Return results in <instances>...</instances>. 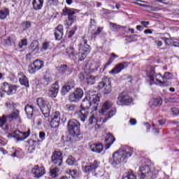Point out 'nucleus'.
I'll return each instance as SVG.
<instances>
[{
    "mask_svg": "<svg viewBox=\"0 0 179 179\" xmlns=\"http://www.w3.org/2000/svg\"><path fill=\"white\" fill-rule=\"evenodd\" d=\"M83 90L80 88H76V90L69 94V101L70 103H79L83 97Z\"/></svg>",
    "mask_w": 179,
    "mask_h": 179,
    "instance_id": "obj_8",
    "label": "nucleus"
},
{
    "mask_svg": "<svg viewBox=\"0 0 179 179\" xmlns=\"http://www.w3.org/2000/svg\"><path fill=\"white\" fill-rule=\"evenodd\" d=\"M141 24H142L143 26H144V27H146V26H148V24H149V22L142 21V22H141Z\"/></svg>",
    "mask_w": 179,
    "mask_h": 179,
    "instance_id": "obj_62",
    "label": "nucleus"
},
{
    "mask_svg": "<svg viewBox=\"0 0 179 179\" xmlns=\"http://www.w3.org/2000/svg\"><path fill=\"white\" fill-rule=\"evenodd\" d=\"M110 108H112L111 110H113V108H113V103L110 101H107L103 103L100 113H106V111H107L108 110H110Z\"/></svg>",
    "mask_w": 179,
    "mask_h": 179,
    "instance_id": "obj_28",
    "label": "nucleus"
},
{
    "mask_svg": "<svg viewBox=\"0 0 179 179\" xmlns=\"http://www.w3.org/2000/svg\"><path fill=\"white\" fill-rule=\"evenodd\" d=\"M52 120L61 121V114L59 111H56L52 115Z\"/></svg>",
    "mask_w": 179,
    "mask_h": 179,
    "instance_id": "obj_43",
    "label": "nucleus"
},
{
    "mask_svg": "<svg viewBox=\"0 0 179 179\" xmlns=\"http://www.w3.org/2000/svg\"><path fill=\"white\" fill-rule=\"evenodd\" d=\"M0 152H3V155H8V151L4 150L3 148H0Z\"/></svg>",
    "mask_w": 179,
    "mask_h": 179,
    "instance_id": "obj_61",
    "label": "nucleus"
},
{
    "mask_svg": "<svg viewBox=\"0 0 179 179\" xmlns=\"http://www.w3.org/2000/svg\"><path fill=\"white\" fill-rule=\"evenodd\" d=\"M96 27V21L94 19H91L90 28L93 29Z\"/></svg>",
    "mask_w": 179,
    "mask_h": 179,
    "instance_id": "obj_52",
    "label": "nucleus"
},
{
    "mask_svg": "<svg viewBox=\"0 0 179 179\" xmlns=\"http://www.w3.org/2000/svg\"><path fill=\"white\" fill-rule=\"evenodd\" d=\"M158 123L159 124V125L163 126L164 125V124H166V120H158Z\"/></svg>",
    "mask_w": 179,
    "mask_h": 179,
    "instance_id": "obj_58",
    "label": "nucleus"
},
{
    "mask_svg": "<svg viewBox=\"0 0 179 179\" xmlns=\"http://www.w3.org/2000/svg\"><path fill=\"white\" fill-rule=\"evenodd\" d=\"M22 27H24V30L30 29V27H31V23L29 21H27L22 24Z\"/></svg>",
    "mask_w": 179,
    "mask_h": 179,
    "instance_id": "obj_47",
    "label": "nucleus"
},
{
    "mask_svg": "<svg viewBox=\"0 0 179 179\" xmlns=\"http://www.w3.org/2000/svg\"><path fill=\"white\" fill-rule=\"evenodd\" d=\"M79 51H89L90 52V45L87 44V41L83 39L82 43L79 45Z\"/></svg>",
    "mask_w": 179,
    "mask_h": 179,
    "instance_id": "obj_26",
    "label": "nucleus"
},
{
    "mask_svg": "<svg viewBox=\"0 0 179 179\" xmlns=\"http://www.w3.org/2000/svg\"><path fill=\"white\" fill-rule=\"evenodd\" d=\"M41 68H44V62L37 59L31 64L29 71L30 73H36L37 71H40Z\"/></svg>",
    "mask_w": 179,
    "mask_h": 179,
    "instance_id": "obj_13",
    "label": "nucleus"
},
{
    "mask_svg": "<svg viewBox=\"0 0 179 179\" xmlns=\"http://www.w3.org/2000/svg\"><path fill=\"white\" fill-rule=\"evenodd\" d=\"M88 96L90 97V100H91L92 106H94V110L96 111L99 105L100 104V99L101 98V94L96 92L89 91Z\"/></svg>",
    "mask_w": 179,
    "mask_h": 179,
    "instance_id": "obj_7",
    "label": "nucleus"
},
{
    "mask_svg": "<svg viewBox=\"0 0 179 179\" xmlns=\"http://www.w3.org/2000/svg\"><path fill=\"white\" fill-rule=\"evenodd\" d=\"M134 153V148L126 147L124 150H120L115 152L112 155L111 164L113 166H118L124 163L128 157H131Z\"/></svg>",
    "mask_w": 179,
    "mask_h": 179,
    "instance_id": "obj_1",
    "label": "nucleus"
},
{
    "mask_svg": "<svg viewBox=\"0 0 179 179\" xmlns=\"http://www.w3.org/2000/svg\"><path fill=\"white\" fill-rule=\"evenodd\" d=\"M30 135V130H28L27 132H22L20 130H15L13 131V138L16 139V141H24L27 138H29Z\"/></svg>",
    "mask_w": 179,
    "mask_h": 179,
    "instance_id": "obj_17",
    "label": "nucleus"
},
{
    "mask_svg": "<svg viewBox=\"0 0 179 179\" xmlns=\"http://www.w3.org/2000/svg\"><path fill=\"white\" fill-rule=\"evenodd\" d=\"M29 50L31 54H38L40 50V46L38 45V41H34L29 46Z\"/></svg>",
    "mask_w": 179,
    "mask_h": 179,
    "instance_id": "obj_22",
    "label": "nucleus"
},
{
    "mask_svg": "<svg viewBox=\"0 0 179 179\" xmlns=\"http://www.w3.org/2000/svg\"><path fill=\"white\" fill-rule=\"evenodd\" d=\"M114 59H113V60ZM113 60L110 59L109 62L104 66L103 71L106 70V69L111 64H113Z\"/></svg>",
    "mask_w": 179,
    "mask_h": 179,
    "instance_id": "obj_56",
    "label": "nucleus"
},
{
    "mask_svg": "<svg viewBox=\"0 0 179 179\" xmlns=\"http://www.w3.org/2000/svg\"><path fill=\"white\" fill-rule=\"evenodd\" d=\"M90 31L93 36H99V34H100V33L103 31V27H99L97 28L95 26L93 27V28H90Z\"/></svg>",
    "mask_w": 179,
    "mask_h": 179,
    "instance_id": "obj_31",
    "label": "nucleus"
},
{
    "mask_svg": "<svg viewBox=\"0 0 179 179\" xmlns=\"http://www.w3.org/2000/svg\"><path fill=\"white\" fill-rule=\"evenodd\" d=\"M128 65L129 64L127 62L119 63L109 71V73H110V75H117V73H120V72L125 69V68H128Z\"/></svg>",
    "mask_w": 179,
    "mask_h": 179,
    "instance_id": "obj_18",
    "label": "nucleus"
},
{
    "mask_svg": "<svg viewBox=\"0 0 179 179\" xmlns=\"http://www.w3.org/2000/svg\"><path fill=\"white\" fill-rule=\"evenodd\" d=\"M66 54L69 58H71V57H75L76 52H75V44L73 43H71L69 47L66 48Z\"/></svg>",
    "mask_w": 179,
    "mask_h": 179,
    "instance_id": "obj_25",
    "label": "nucleus"
},
{
    "mask_svg": "<svg viewBox=\"0 0 179 179\" xmlns=\"http://www.w3.org/2000/svg\"><path fill=\"white\" fill-rule=\"evenodd\" d=\"M36 103L45 118H48L51 113V104H50V102L44 100L43 98H38Z\"/></svg>",
    "mask_w": 179,
    "mask_h": 179,
    "instance_id": "obj_6",
    "label": "nucleus"
},
{
    "mask_svg": "<svg viewBox=\"0 0 179 179\" xmlns=\"http://www.w3.org/2000/svg\"><path fill=\"white\" fill-rule=\"evenodd\" d=\"M162 79H171V73L166 72L164 75L162 77Z\"/></svg>",
    "mask_w": 179,
    "mask_h": 179,
    "instance_id": "obj_49",
    "label": "nucleus"
},
{
    "mask_svg": "<svg viewBox=\"0 0 179 179\" xmlns=\"http://www.w3.org/2000/svg\"><path fill=\"white\" fill-rule=\"evenodd\" d=\"M1 89L3 92L7 93V94H13L16 93V89H17V87L16 85H9L8 83H4L2 84Z\"/></svg>",
    "mask_w": 179,
    "mask_h": 179,
    "instance_id": "obj_14",
    "label": "nucleus"
},
{
    "mask_svg": "<svg viewBox=\"0 0 179 179\" xmlns=\"http://www.w3.org/2000/svg\"><path fill=\"white\" fill-rule=\"evenodd\" d=\"M43 85L45 86H48V85H50V79L48 78H44L43 79Z\"/></svg>",
    "mask_w": 179,
    "mask_h": 179,
    "instance_id": "obj_54",
    "label": "nucleus"
},
{
    "mask_svg": "<svg viewBox=\"0 0 179 179\" xmlns=\"http://www.w3.org/2000/svg\"><path fill=\"white\" fill-rule=\"evenodd\" d=\"M64 36V26L58 25L55 30V36L56 40H61Z\"/></svg>",
    "mask_w": 179,
    "mask_h": 179,
    "instance_id": "obj_23",
    "label": "nucleus"
},
{
    "mask_svg": "<svg viewBox=\"0 0 179 179\" xmlns=\"http://www.w3.org/2000/svg\"><path fill=\"white\" fill-rule=\"evenodd\" d=\"M57 69L59 72H62V73H65V72L68 71V66L66 64H62L57 68Z\"/></svg>",
    "mask_w": 179,
    "mask_h": 179,
    "instance_id": "obj_42",
    "label": "nucleus"
},
{
    "mask_svg": "<svg viewBox=\"0 0 179 179\" xmlns=\"http://www.w3.org/2000/svg\"><path fill=\"white\" fill-rule=\"evenodd\" d=\"M19 80L21 85L25 86L26 87H29V80H27L26 76H22V78H20Z\"/></svg>",
    "mask_w": 179,
    "mask_h": 179,
    "instance_id": "obj_36",
    "label": "nucleus"
},
{
    "mask_svg": "<svg viewBox=\"0 0 179 179\" xmlns=\"http://www.w3.org/2000/svg\"><path fill=\"white\" fill-rule=\"evenodd\" d=\"M151 105L154 106L155 107H160L162 104H163V101L160 99H152L150 101Z\"/></svg>",
    "mask_w": 179,
    "mask_h": 179,
    "instance_id": "obj_33",
    "label": "nucleus"
},
{
    "mask_svg": "<svg viewBox=\"0 0 179 179\" xmlns=\"http://www.w3.org/2000/svg\"><path fill=\"white\" fill-rule=\"evenodd\" d=\"M9 15V10L6 8L4 10H0V19H6V16Z\"/></svg>",
    "mask_w": 179,
    "mask_h": 179,
    "instance_id": "obj_38",
    "label": "nucleus"
},
{
    "mask_svg": "<svg viewBox=\"0 0 179 179\" xmlns=\"http://www.w3.org/2000/svg\"><path fill=\"white\" fill-rule=\"evenodd\" d=\"M39 138L42 141H44L45 139V133L44 131H40L39 132Z\"/></svg>",
    "mask_w": 179,
    "mask_h": 179,
    "instance_id": "obj_50",
    "label": "nucleus"
},
{
    "mask_svg": "<svg viewBox=\"0 0 179 179\" xmlns=\"http://www.w3.org/2000/svg\"><path fill=\"white\" fill-rule=\"evenodd\" d=\"M92 101L89 95L87 94L82 101L80 108L81 109L78 112L76 115L77 118H80V121L85 122L87 118V114H89V109L92 106Z\"/></svg>",
    "mask_w": 179,
    "mask_h": 179,
    "instance_id": "obj_4",
    "label": "nucleus"
},
{
    "mask_svg": "<svg viewBox=\"0 0 179 179\" xmlns=\"http://www.w3.org/2000/svg\"><path fill=\"white\" fill-rule=\"evenodd\" d=\"M172 113L174 114V115H178L179 114V110L178 108H173L171 109Z\"/></svg>",
    "mask_w": 179,
    "mask_h": 179,
    "instance_id": "obj_51",
    "label": "nucleus"
},
{
    "mask_svg": "<svg viewBox=\"0 0 179 179\" xmlns=\"http://www.w3.org/2000/svg\"><path fill=\"white\" fill-rule=\"evenodd\" d=\"M50 48V43L48 42H44L42 45V50L44 51H47Z\"/></svg>",
    "mask_w": 179,
    "mask_h": 179,
    "instance_id": "obj_48",
    "label": "nucleus"
},
{
    "mask_svg": "<svg viewBox=\"0 0 179 179\" xmlns=\"http://www.w3.org/2000/svg\"><path fill=\"white\" fill-rule=\"evenodd\" d=\"M99 89H104V94H110L113 92L111 88V81L110 78H103L98 85Z\"/></svg>",
    "mask_w": 179,
    "mask_h": 179,
    "instance_id": "obj_11",
    "label": "nucleus"
},
{
    "mask_svg": "<svg viewBox=\"0 0 179 179\" xmlns=\"http://www.w3.org/2000/svg\"><path fill=\"white\" fill-rule=\"evenodd\" d=\"M67 128L71 136L69 141L71 142H78L80 135V123L75 119L71 120L68 122Z\"/></svg>",
    "mask_w": 179,
    "mask_h": 179,
    "instance_id": "obj_3",
    "label": "nucleus"
},
{
    "mask_svg": "<svg viewBox=\"0 0 179 179\" xmlns=\"http://www.w3.org/2000/svg\"><path fill=\"white\" fill-rule=\"evenodd\" d=\"M90 149L92 152H95V153H101L103 152V145L101 143L92 144L90 145Z\"/></svg>",
    "mask_w": 179,
    "mask_h": 179,
    "instance_id": "obj_27",
    "label": "nucleus"
},
{
    "mask_svg": "<svg viewBox=\"0 0 179 179\" xmlns=\"http://www.w3.org/2000/svg\"><path fill=\"white\" fill-rule=\"evenodd\" d=\"M76 30H78V27L74 26L69 33V36H68L69 38H72V37L73 36V34H75V32L76 31Z\"/></svg>",
    "mask_w": 179,
    "mask_h": 179,
    "instance_id": "obj_44",
    "label": "nucleus"
},
{
    "mask_svg": "<svg viewBox=\"0 0 179 179\" xmlns=\"http://www.w3.org/2000/svg\"><path fill=\"white\" fill-rule=\"evenodd\" d=\"M138 176L141 179H145V177H150L152 176V171L149 166H145L140 169Z\"/></svg>",
    "mask_w": 179,
    "mask_h": 179,
    "instance_id": "obj_20",
    "label": "nucleus"
},
{
    "mask_svg": "<svg viewBox=\"0 0 179 179\" xmlns=\"http://www.w3.org/2000/svg\"><path fill=\"white\" fill-rule=\"evenodd\" d=\"M95 79H96L95 77L91 76L89 78V80H88L89 83H90V80H92V85L94 84V80H95Z\"/></svg>",
    "mask_w": 179,
    "mask_h": 179,
    "instance_id": "obj_57",
    "label": "nucleus"
},
{
    "mask_svg": "<svg viewBox=\"0 0 179 179\" xmlns=\"http://www.w3.org/2000/svg\"><path fill=\"white\" fill-rule=\"evenodd\" d=\"M24 111L27 115V117L29 119L33 117V114L34 113V109L33 108V106L30 105H27L24 108Z\"/></svg>",
    "mask_w": 179,
    "mask_h": 179,
    "instance_id": "obj_29",
    "label": "nucleus"
},
{
    "mask_svg": "<svg viewBox=\"0 0 179 179\" xmlns=\"http://www.w3.org/2000/svg\"><path fill=\"white\" fill-rule=\"evenodd\" d=\"M50 173V176H51L52 178H56L57 176H58V173H59V169H58V166L51 168Z\"/></svg>",
    "mask_w": 179,
    "mask_h": 179,
    "instance_id": "obj_35",
    "label": "nucleus"
},
{
    "mask_svg": "<svg viewBox=\"0 0 179 179\" xmlns=\"http://www.w3.org/2000/svg\"><path fill=\"white\" fill-rule=\"evenodd\" d=\"M58 92H59V85H58V83L52 84L50 90H49L48 95L52 99L57 97L58 94Z\"/></svg>",
    "mask_w": 179,
    "mask_h": 179,
    "instance_id": "obj_21",
    "label": "nucleus"
},
{
    "mask_svg": "<svg viewBox=\"0 0 179 179\" xmlns=\"http://www.w3.org/2000/svg\"><path fill=\"white\" fill-rule=\"evenodd\" d=\"M115 141V138H114V136L110 133L108 134L105 138V143H106V149H109L110 146H111L114 143Z\"/></svg>",
    "mask_w": 179,
    "mask_h": 179,
    "instance_id": "obj_24",
    "label": "nucleus"
},
{
    "mask_svg": "<svg viewBox=\"0 0 179 179\" xmlns=\"http://www.w3.org/2000/svg\"><path fill=\"white\" fill-rule=\"evenodd\" d=\"M61 122V120H53L52 119L50 121V126L52 128H58V127H59V123Z\"/></svg>",
    "mask_w": 179,
    "mask_h": 179,
    "instance_id": "obj_39",
    "label": "nucleus"
},
{
    "mask_svg": "<svg viewBox=\"0 0 179 179\" xmlns=\"http://www.w3.org/2000/svg\"><path fill=\"white\" fill-rule=\"evenodd\" d=\"M76 173H78L76 170L70 171L71 176H76Z\"/></svg>",
    "mask_w": 179,
    "mask_h": 179,
    "instance_id": "obj_63",
    "label": "nucleus"
},
{
    "mask_svg": "<svg viewBox=\"0 0 179 179\" xmlns=\"http://www.w3.org/2000/svg\"><path fill=\"white\" fill-rule=\"evenodd\" d=\"M13 120L20 122V112L17 109H14L13 112L6 115H3L0 117V128H3V125H6L7 121L12 122Z\"/></svg>",
    "mask_w": 179,
    "mask_h": 179,
    "instance_id": "obj_5",
    "label": "nucleus"
},
{
    "mask_svg": "<svg viewBox=\"0 0 179 179\" xmlns=\"http://www.w3.org/2000/svg\"><path fill=\"white\" fill-rule=\"evenodd\" d=\"M66 164H68L69 166H73V164H75V163H76V160H75V158L72 156H69L67 159V160L66 161Z\"/></svg>",
    "mask_w": 179,
    "mask_h": 179,
    "instance_id": "obj_40",
    "label": "nucleus"
},
{
    "mask_svg": "<svg viewBox=\"0 0 179 179\" xmlns=\"http://www.w3.org/2000/svg\"><path fill=\"white\" fill-rule=\"evenodd\" d=\"M115 113H117V109L113 108L110 110L106 113L104 119L102 117L99 118L97 114H92L90 117L89 124L92 125V128H94V129L97 131V129H100V127L101 125H103V124H104V122H107L108 120H110L111 117H114Z\"/></svg>",
    "mask_w": 179,
    "mask_h": 179,
    "instance_id": "obj_2",
    "label": "nucleus"
},
{
    "mask_svg": "<svg viewBox=\"0 0 179 179\" xmlns=\"http://www.w3.org/2000/svg\"><path fill=\"white\" fill-rule=\"evenodd\" d=\"M31 173L36 178H40L45 174V169L43 166L36 165L31 170Z\"/></svg>",
    "mask_w": 179,
    "mask_h": 179,
    "instance_id": "obj_16",
    "label": "nucleus"
},
{
    "mask_svg": "<svg viewBox=\"0 0 179 179\" xmlns=\"http://www.w3.org/2000/svg\"><path fill=\"white\" fill-rule=\"evenodd\" d=\"M27 46V39H22L19 43L18 47L19 48H23V47Z\"/></svg>",
    "mask_w": 179,
    "mask_h": 179,
    "instance_id": "obj_45",
    "label": "nucleus"
},
{
    "mask_svg": "<svg viewBox=\"0 0 179 179\" xmlns=\"http://www.w3.org/2000/svg\"><path fill=\"white\" fill-rule=\"evenodd\" d=\"M150 80L152 82H155V83H157V85H160L161 86H166V80H164L163 82L159 79L162 78V74L159 73L157 74L156 71H155V67L150 68V72L149 75Z\"/></svg>",
    "mask_w": 179,
    "mask_h": 179,
    "instance_id": "obj_10",
    "label": "nucleus"
},
{
    "mask_svg": "<svg viewBox=\"0 0 179 179\" xmlns=\"http://www.w3.org/2000/svg\"><path fill=\"white\" fill-rule=\"evenodd\" d=\"M99 164L100 162H97V160H94V162L91 163L90 165L83 166V170L84 173H86V174H90V173L94 174V173H96V170L99 168Z\"/></svg>",
    "mask_w": 179,
    "mask_h": 179,
    "instance_id": "obj_12",
    "label": "nucleus"
},
{
    "mask_svg": "<svg viewBox=\"0 0 179 179\" xmlns=\"http://www.w3.org/2000/svg\"><path fill=\"white\" fill-rule=\"evenodd\" d=\"M5 43L7 45H10V44L12 43V38L10 37H8L6 40H5Z\"/></svg>",
    "mask_w": 179,
    "mask_h": 179,
    "instance_id": "obj_53",
    "label": "nucleus"
},
{
    "mask_svg": "<svg viewBox=\"0 0 179 179\" xmlns=\"http://www.w3.org/2000/svg\"><path fill=\"white\" fill-rule=\"evenodd\" d=\"M130 125H136V120L131 118L129 120Z\"/></svg>",
    "mask_w": 179,
    "mask_h": 179,
    "instance_id": "obj_55",
    "label": "nucleus"
},
{
    "mask_svg": "<svg viewBox=\"0 0 179 179\" xmlns=\"http://www.w3.org/2000/svg\"><path fill=\"white\" fill-rule=\"evenodd\" d=\"M123 179H136V176L134 174L132 170H129L128 175L124 177Z\"/></svg>",
    "mask_w": 179,
    "mask_h": 179,
    "instance_id": "obj_41",
    "label": "nucleus"
},
{
    "mask_svg": "<svg viewBox=\"0 0 179 179\" xmlns=\"http://www.w3.org/2000/svg\"><path fill=\"white\" fill-rule=\"evenodd\" d=\"M80 52H78V57H79V61H85V59L86 57H87V55L89 54V50H79Z\"/></svg>",
    "mask_w": 179,
    "mask_h": 179,
    "instance_id": "obj_34",
    "label": "nucleus"
},
{
    "mask_svg": "<svg viewBox=\"0 0 179 179\" xmlns=\"http://www.w3.org/2000/svg\"><path fill=\"white\" fill-rule=\"evenodd\" d=\"M162 40L164 41H165V44H168V45L170 44V43H169V41H170V39L169 38L164 37V38H162Z\"/></svg>",
    "mask_w": 179,
    "mask_h": 179,
    "instance_id": "obj_60",
    "label": "nucleus"
},
{
    "mask_svg": "<svg viewBox=\"0 0 179 179\" xmlns=\"http://www.w3.org/2000/svg\"><path fill=\"white\" fill-rule=\"evenodd\" d=\"M118 101L124 104V106H128L129 103H132V98L127 92H122L120 94L117 98Z\"/></svg>",
    "mask_w": 179,
    "mask_h": 179,
    "instance_id": "obj_19",
    "label": "nucleus"
},
{
    "mask_svg": "<svg viewBox=\"0 0 179 179\" xmlns=\"http://www.w3.org/2000/svg\"><path fill=\"white\" fill-rule=\"evenodd\" d=\"M63 157L60 151H55L51 156V163L55 167L62 166Z\"/></svg>",
    "mask_w": 179,
    "mask_h": 179,
    "instance_id": "obj_9",
    "label": "nucleus"
},
{
    "mask_svg": "<svg viewBox=\"0 0 179 179\" xmlns=\"http://www.w3.org/2000/svg\"><path fill=\"white\" fill-rule=\"evenodd\" d=\"M44 3V0H34L32 2V5L34 6V8L36 10H38V9H41L43 8V3Z\"/></svg>",
    "mask_w": 179,
    "mask_h": 179,
    "instance_id": "obj_30",
    "label": "nucleus"
},
{
    "mask_svg": "<svg viewBox=\"0 0 179 179\" xmlns=\"http://www.w3.org/2000/svg\"><path fill=\"white\" fill-rule=\"evenodd\" d=\"M75 11L72 8H64L62 10V15L63 16H69V22H67V26H72V23H73V14Z\"/></svg>",
    "mask_w": 179,
    "mask_h": 179,
    "instance_id": "obj_15",
    "label": "nucleus"
},
{
    "mask_svg": "<svg viewBox=\"0 0 179 179\" xmlns=\"http://www.w3.org/2000/svg\"><path fill=\"white\" fill-rule=\"evenodd\" d=\"M71 89H73V85L71 84H66L62 87V96H65L68 92H69Z\"/></svg>",
    "mask_w": 179,
    "mask_h": 179,
    "instance_id": "obj_32",
    "label": "nucleus"
},
{
    "mask_svg": "<svg viewBox=\"0 0 179 179\" xmlns=\"http://www.w3.org/2000/svg\"><path fill=\"white\" fill-rule=\"evenodd\" d=\"M136 29L138 30L139 31H142V30H143V27H142L141 25H138L136 27Z\"/></svg>",
    "mask_w": 179,
    "mask_h": 179,
    "instance_id": "obj_64",
    "label": "nucleus"
},
{
    "mask_svg": "<svg viewBox=\"0 0 179 179\" xmlns=\"http://www.w3.org/2000/svg\"><path fill=\"white\" fill-rule=\"evenodd\" d=\"M111 29L113 30L114 31H117V30H120V25L110 22V23Z\"/></svg>",
    "mask_w": 179,
    "mask_h": 179,
    "instance_id": "obj_46",
    "label": "nucleus"
},
{
    "mask_svg": "<svg viewBox=\"0 0 179 179\" xmlns=\"http://www.w3.org/2000/svg\"><path fill=\"white\" fill-rule=\"evenodd\" d=\"M66 111H75L76 110V105L68 103L64 106Z\"/></svg>",
    "mask_w": 179,
    "mask_h": 179,
    "instance_id": "obj_37",
    "label": "nucleus"
},
{
    "mask_svg": "<svg viewBox=\"0 0 179 179\" xmlns=\"http://www.w3.org/2000/svg\"><path fill=\"white\" fill-rule=\"evenodd\" d=\"M155 43L157 47H162V45H163V42H162V41H157Z\"/></svg>",
    "mask_w": 179,
    "mask_h": 179,
    "instance_id": "obj_59",
    "label": "nucleus"
}]
</instances>
